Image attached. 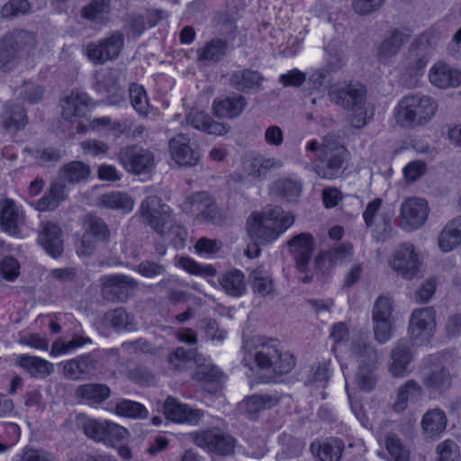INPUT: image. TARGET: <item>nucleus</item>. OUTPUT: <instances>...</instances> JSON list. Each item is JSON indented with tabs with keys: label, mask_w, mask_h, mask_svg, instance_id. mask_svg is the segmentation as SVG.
Segmentation results:
<instances>
[{
	"label": "nucleus",
	"mask_w": 461,
	"mask_h": 461,
	"mask_svg": "<svg viewBox=\"0 0 461 461\" xmlns=\"http://www.w3.org/2000/svg\"><path fill=\"white\" fill-rule=\"evenodd\" d=\"M264 79L263 75L258 70L245 68L232 72L229 84L240 93H258L261 89Z\"/></svg>",
	"instance_id": "obj_25"
},
{
	"label": "nucleus",
	"mask_w": 461,
	"mask_h": 461,
	"mask_svg": "<svg viewBox=\"0 0 461 461\" xmlns=\"http://www.w3.org/2000/svg\"><path fill=\"white\" fill-rule=\"evenodd\" d=\"M98 364L91 354L80 355L64 363L63 374L71 380H83L97 369Z\"/></svg>",
	"instance_id": "obj_24"
},
{
	"label": "nucleus",
	"mask_w": 461,
	"mask_h": 461,
	"mask_svg": "<svg viewBox=\"0 0 461 461\" xmlns=\"http://www.w3.org/2000/svg\"><path fill=\"white\" fill-rule=\"evenodd\" d=\"M31 4L28 0H9L0 10L1 17L12 19L30 12Z\"/></svg>",
	"instance_id": "obj_53"
},
{
	"label": "nucleus",
	"mask_w": 461,
	"mask_h": 461,
	"mask_svg": "<svg viewBox=\"0 0 461 461\" xmlns=\"http://www.w3.org/2000/svg\"><path fill=\"white\" fill-rule=\"evenodd\" d=\"M375 340L384 344L393 337V303L391 298L380 295L375 302L372 312Z\"/></svg>",
	"instance_id": "obj_6"
},
{
	"label": "nucleus",
	"mask_w": 461,
	"mask_h": 461,
	"mask_svg": "<svg viewBox=\"0 0 461 461\" xmlns=\"http://www.w3.org/2000/svg\"><path fill=\"white\" fill-rule=\"evenodd\" d=\"M221 288L230 296L239 297L246 290L244 274L238 269L227 272L219 278Z\"/></svg>",
	"instance_id": "obj_41"
},
{
	"label": "nucleus",
	"mask_w": 461,
	"mask_h": 461,
	"mask_svg": "<svg viewBox=\"0 0 461 461\" xmlns=\"http://www.w3.org/2000/svg\"><path fill=\"white\" fill-rule=\"evenodd\" d=\"M428 38L420 36L409 48L407 57V72L411 76L419 75L429 61Z\"/></svg>",
	"instance_id": "obj_27"
},
{
	"label": "nucleus",
	"mask_w": 461,
	"mask_h": 461,
	"mask_svg": "<svg viewBox=\"0 0 461 461\" xmlns=\"http://www.w3.org/2000/svg\"><path fill=\"white\" fill-rule=\"evenodd\" d=\"M90 167L81 161H71L59 169V178L70 184L79 183L88 178Z\"/></svg>",
	"instance_id": "obj_42"
},
{
	"label": "nucleus",
	"mask_w": 461,
	"mask_h": 461,
	"mask_svg": "<svg viewBox=\"0 0 461 461\" xmlns=\"http://www.w3.org/2000/svg\"><path fill=\"white\" fill-rule=\"evenodd\" d=\"M109 0H92L81 11V16L89 21H95L102 14L109 12Z\"/></svg>",
	"instance_id": "obj_57"
},
{
	"label": "nucleus",
	"mask_w": 461,
	"mask_h": 461,
	"mask_svg": "<svg viewBox=\"0 0 461 461\" xmlns=\"http://www.w3.org/2000/svg\"><path fill=\"white\" fill-rule=\"evenodd\" d=\"M65 188V184L60 181L52 183L48 193L37 203V209L41 212L55 210L67 198Z\"/></svg>",
	"instance_id": "obj_39"
},
{
	"label": "nucleus",
	"mask_w": 461,
	"mask_h": 461,
	"mask_svg": "<svg viewBox=\"0 0 461 461\" xmlns=\"http://www.w3.org/2000/svg\"><path fill=\"white\" fill-rule=\"evenodd\" d=\"M107 420L100 421L95 419L86 420L82 426L85 435L95 441H105V426Z\"/></svg>",
	"instance_id": "obj_54"
},
{
	"label": "nucleus",
	"mask_w": 461,
	"mask_h": 461,
	"mask_svg": "<svg viewBox=\"0 0 461 461\" xmlns=\"http://www.w3.org/2000/svg\"><path fill=\"white\" fill-rule=\"evenodd\" d=\"M352 355L358 364V367L376 368L380 360L379 353L374 346L364 339L358 338L352 341Z\"/></svg>",
	"instance_id": "obj_32"
},
{
	"label": "nucleus",
	"mask_w": 461,
	"mask_h": 461,
	"mask_svg": "<svg viewBox=\"0 0 461 461\" xmlns=\"http://www.w3.org/2000/svg\"><path fill=\"white\" fill-rule=\"evenodd\" d=\"M132 198L125 193L112 192L106 193L99 196L97 205L113 210H122L130 212L133 207Z\"/></svg>",
	"instance_id": "obj_40"
},
{
	"label": "nucleus",
	"mask_w": 461,
	"mask_h": 461,
	"mask_svg": "<svg viewBox=\"0 0 461 461\" xmlns=\"http://www.w3.org/2000/svg\"><path fill=\"white\" fill-rule=\"evenodd\" d=\"M421 393L420 385L414 380H408L398 389L397 399L393 404L395 411L401 412L407 407L410 399L417 398Z\"/></svg>",
	"instance_id": "obj_45"
},
{
	"label": "nucleus",
	"mask_w": 461,
	"mask_h": 461,
	"mask_svg": "<svg viewBox=\"0 0 461 461\" xmlns=\"http://www.w3.org/2000/svg\"><path fill=\"white\" fill-rule=\"evenodd\" d=\"M323 157L313 164V171L323 179L333 180L344 173L348 151L336 135H327L322 143Z\"/></svg>",
	"instance_id": "obj_5"
},
{
	"label": "nucleus",
	"mask_w": 461,
	"mask_h": 461,
	"mask_svg": "<svg viewBox=\"0 0 461 461\" xmlns=\"http://www.w3.org/2000/svg\"><path fill=\"white\" fill-rule=\"evenodd\" d=\"M17 55L16 48L9 36L0 41V68L5 69Z\"/></svg>",
	"instance_id": "obj_62"
},
{
	"label": "nucleus",
	"mask_w": 461,
	"mask_h": 461,
	"mask_svg": "<svg viewBox=\"0 0 461 461\" xmlns=\"http://www.w3.org/2000/svg\"><path fill=\"white\" fill-rule=\"evenodd\" d=\"M385 447L393 461L409 460V451L395 434L389 433L385 436Z\"/></svg>",
	"instance_id": "obj_50"
},
{
	"label": "nucleus",
	"mask_w": 461,
	"mask_h": 461,
	"mask_svg": "<svg viewBox=\"0 0 461 461\" xmlns=\"http://www.w3.org/2000/svg\"><path fill=\"white\" fill-rule=\"evenodd\" d=\"M419 258L413 245L405 243L396 251L393 268L406 279H411L419 270Z\"/></svg>",
	"instance_id": "obj_20"
},
{
	"label": "nucleus",
	"mask_w": 461,
	"mask_h": 461,
	"mask_svg": "<svg viewBox=\"0 0 461 461\" xmlns=\"http://www.w3.org/2000/svg\"><path fill=\"white\" fill-rule=\"evenodd\" d=\"M93 87L110 105H117L124 100V90L119 84L116 71L113 69L96 74Z\"/></svg>",
	"instance_id": "obj_15"
},
{
	"label": "nucleus",
	"mask_w": 461,
	"mask_h": 461,
	"mask_svg": "<svg viewBox=\"0 0 461 461\" xmlns=\"http://www.w3.org/2000/svg\"><path fill=\"white\" fill-rule=\"evenodd\" d=\"M447 416L445 412L438 409L429 410L422 418L421 428L423 432L430 437L440 435L447 427Z\"/></svg>",
	"instance_id": "obj_38"
},
{
	"label": "nucleus",
	"mask_w": 461,
	"mask_h": 461,
	"mask_svg": "<svg viewBox=\"0 0 461 461\" xmlns=\"http://www.w3.org/2000/svg\"><path fill=\"white\" fill-rule=\"evenodd\" d=\"M429 207L426 200L412 197L401 205V226L403 230H412L422 226L428 217Z\"/></svg>",
	"instance_id": "obj_14"
},
{
	"label": "nucleus",
	"mask_w": 461,
	"mask_h": 461,
	"mask_svg": "<svg viewBox=\"0 0 461 461\" xmlns=\"http://www.w3.org/2000/svg\"><path fill=\"white\" fill-rule=\"evenodd\" d=\"M325 52L328 55V65L331 70H337L343 59L342 42L338 39H333L325 47Z\"/></svg>",
	"instance_id": "obj_56"
},
{
	"label": "nucleus",
	"mask_w": 461,
	"mask_h": 461,
	"mask_svg": "<svg viewBox=\"0 0 461 461\" xmlns=\"http://www.w3.org/2000/svg\"><path fill=\"white\" fill-rule=\"evenodd\" d=\"M179 265L191 275L214 276L217 273L212 266H200L197 262L189 258H181L179 259Z\"/></svg>",
	"instance_id": "obj_60"
},
{
	"label": "nucleus",
	"mask_w": 461,
	"mask_h": 461,
	"mask_svg": "<svg viewBox=\"0 0 461 461\" xmlns=\"http://www.w3.org/2000/svg\"><path fill=\"white\" fill-rule=\"evenodd\" d=\"M411 39V34L407 30L393 29L388 32L386 37L377 47V59L381 63H388L394 58L402 49V45Z\"/></svg>",
	"instance_id": "obj_19"
},
{
	"label": "nucleus",
	"mask_w": 461,
	"mask_h": 461,
	"mask_svg": "<svg viewBox=\"0 0 461 461\" xmlns=\"http://www.w3.org/2000/svg\"><path fill=\"white\" fill-rule=\"evenodd\" d=\"M115 412L120 416L132 419H145L149 414L143 404L131 400L118 402L115 405Z\"/></svg>",
	"instance_id": "obj_47"
},
{
	"label": "nucleus",
	"mask_w": 461,
	"mask_h": 461,
	"mask_svg": "<svg viewBox=\"0 0 461 461\" xmlns=\"http://www.w3.org/2000/svg\"><path fill=\"white\" fill-rule=\"evenodd\" d=\"M171 158L181 167H194L200 160L198 150L190 147V138L184 133H178L168 142Z\"/></svg>",
	"instance_id": "obj_16"
},
{
	"label": "nucleus",
	"mask_w": 461,
	"mask_h": 461,
	"mask_svg": "<svg viewBox=\"0 0 461 461\" xmlns=\"http://www.w3.org/2000/svg\"><path fill=\"white\" fill-rule=\"evenodd\" d=\"M165 417L178 423L197 424L203 416V411L192 409L186 404L179 402L173 397H167L164 406Z\"/></svg>",
	"instance_id": "obj_21"
},
{
	"label": "nucleus",
	"mask_w": 461,
	"mask_h": 461,
	"mask_svg": "<svg viewBox=\"0 0 461 461\" xmlns=\"http://www.w3.org/2000/svg\"><path fill=\"white\" fill-rule=\"evenodd\" d=\"M27 123L26 111L22 105L12 102L4 104L0 113V128L13 133L23 130Z\"/></svg>",
	"instance_id": "obj_26"
},
{
	"label": "nucleus",
	"mask_w": 461,
	"mask_h": 461,
	"mask_svg": "<svg viewBox=\"0 0 461 461\" xmlns=\"http://www.w3.org/2000/svg\"><path fill=\"white\" fill-rule=\"evenodd\" d=\"M124 45V35L114 32L106 39L98 42H90L86 46L87 58L95 64H104L119 57Z\"/></svg>",
	"instance_id": "obj_8"
},
{
	"label": "nucleus",
	"mask_w": 461,
	"mask_h": 461,
	"mask_svg": "<svg viewBox=\"0 0 461 461\" xmlns=\"http://www.w3.org/2000/svg\"><path fill=\"white\" fill-rule=\"evenodd\" d=\"M282 162L276 158H256L252 163L251 175L260 180L267 179L269 171L280 168Z\"/></svg>",
	"instance_id": "obj_52"
},
{
	"label": "nucleus",
	"mask_w": 461,
	"mask_h": 461,
	"mask_svg": "<svg viewBox=\"0 0 461 461\" xmlns=\"http://www.w3.org/2000/svg\"><path fill=\"white\" fill-rule=\"evenodd\" d=\"M8 36L15 46L17 53L27 49H32L36 45L34 35L27 31H16Z\"/></svg>",
	"instance_id": "obj_59"
},
{
	"label": "nucleus",
	"mask_w": 461,
	"mask_h": 461,
	"mask_svg": "<svg viewBox=\"0 0 461 461\" xmlns=\"http://www.w3.org/2000/svg\"><path fill=\"white\" fill-rule=\"evenodd\" d=\"M85 232L105 245L109 242L111 232L105 221L96 215L87 214L85 220Z\"/></svg>",
	"instance_id": "obj_43"
},
{
	"label": "nucleus",
	"mask_w": 461,
	"mask_h": 461,
	"mask_svg": "<svg viewBox=\"0 0 461 461\" xmlns=\"http://www.w3.org/2000/svg\"><path fill=\"white\" fill-rule=\"evenodd\" d=\"M422 383L428 390L442 393L452 384V376L447 368L440 364H432L425 367Z\"/></svg>",
	"instance_id": "obj_28"
},
{
	"label": "nucleus",
	"mask_w": 461,
	"mask_h": 461,
	"mask_svg": "<svg viewBox=\"0 0 461 461\" xmlns=\"http://www.w3.org/2000/svg\"><path fill=\"white\" fill-rule=\"evenodd\" d=\"M75 395L90 404H101L111 396V389L105 384H85L77 387Z\"/></svg>",
	"instance_id": "obj_34"
},
{
	"label": "nucleus",
	"mask_w": 461,
	"mask_h": 461,
	"mask_svg": "<svg viewBox=\"0 0 461 461\" xmlns=\"http://www.w3.org/2000/svg\"><path fill=\"white\" fill-rule=\"evenodd\" d=\"M123 29L129 37L139 38L145 30V19L140 14H130L124 18Z\"/></svg>",
	"instance_id": "obj_55"
},
{
	"label": "nucleus",
	"mask_w": 461,
	"mask_h": 461,
	"mask_svg": "<svg viewBox=\"0 0 461 461\" xmlns=\"http://www.w3.org/2000/svg\"><path fill=\"white\" fill-rule=\"evenodd\" d=\"M185 120L187 125L207 134L222 136L230 131L228 123L216 122L210 114L196 108L190 109Z\"/></svg>",
	"instance_id": "obj_17"
},
{
	"label": "nucleus",
	"mask_w": 461,
	"mask_h": 461,
	"mask_svg": "<svg viewBox=\"0 0 461 461\" xmlns=\"http://www.w3.org/2000/svg\"><path fill=\"white\" fill-rule=\"evenodd\" d=\"M294 222L293 213L284 214V210L279 206L267 207L249 218L247 230L252 241L265 245L276 240Z\"/></svg>",
	"instance_id": "obj_2"
},
{
	"label": "nucleus",
	"mask_w": 461,
	"mask_h": 461,
	"mask_svg": "<svg viewBox=\"0 0 461 461\" xmlns=\"http://www.w3.org/2000/svg\"><path fill=\"white\" fill-rule=\"evenodd\" d=\"M38 241L50 257L57 258L61 256L63 252L62 230L56 223L42 222Z\"/></svg>",
	"instance_id": "obj_22"
},
{
	"label": "nucleus",
	"mask_w": 461,
	"mask_h": 461,
	"mask_svg": "<svg viewBox=\"0 0 461 461\" xmlns=\"http://www.w3.org/2000/svg\"><path fill=\"white\" fill-rule=\"evenodd\" d=\"M391 221L390 213L384 212L381 214V222L376 224L373 230V237L377 241H386L393 237V228Z\"/></svg>",
	"instance_id": "obj_58"
},
{
	"label": "nucleus",
	"mask_w": 461,
	"mask_h": 461,
	"mask_svg": "<svg viewBox=\"0 0 461 461\" xmlns=\"http://www.w3.org/2000/svg\"><path fill=\"white\" fill-rule=\"evenodd\" d=\"M232 50V46L230 45L227 40L218 37L213 38L196 50L197 60L200 62L218 63L225 59Z\"/></svg>",
	"instance_id": "obj_29"
},
{
	"label": "nucleus",
	"mask_w": 461,
	"mask_h": 461,
	"mask_svg": "<svg viewBox=\"0 0 461 461\" xmlns=\"http://www.w3.org/2000/svg\"><path fill=\"white\" fill-rule=\"evenodd\" d=\"M247 104L248 100L244 95L233 94L222 99H214L212 110L214 116L219 119H235L243 113Z\"/></svg>",
	"instance_id": "obj_23"
},
{
	"label": "nucleus",
	"mask_w": 461,
	"mask_h": 461,
	"mask_svg": "<svg viewBox=\"0 0 461 461\" xmlns=\"http://www.w3.org/2000/svg\"><path fill=\"white\" fill-rule=\"evenodd\" d=\"M329 96L332 103L350 112L348 120L354 128L365 127L373 118L374 113L367 107L366 89L359 83L333 86Z\"/></svg>",
	"instance_id": "obj_1"
},
{
	"label": "nucleus",
	"mask_w": 461,
	"mask_h": 461,
	"mask_svg": "<svg viewBox=\"0 0 461 461\" xmlns=\"http://www.w3.org/2000/svg\"><path fill=\"white\" fill-rule=\"evenodd\" d=\"M140 215L149 225L164 237L166 240L183 243L187 237V232L181 225L171 224V210L169 206L162 203L161 199L157 195L148 196L141 203Z\"/></svg>",
	"instance_id": "obj_3"
},
{
	"label": "nucleus",
	"mask_w": 461,
	"mask_h": 461,
	"mask_svg": "<svg viewBox=\"0 0 461 461\" xmlns=\"http://www.w3.org/2000/svg\"><path fill=\"white\" fill-rule=\"evenodd\" d=\"M429 80L438 88L456 87L461 85V72L439 62L430 68Z\"/></svg>",
	"instance_id": "obj_31"
},
{
	"label": "nucleus",
	"mask_w": 461,
	"mask_h": 461,
	"mask_svg": "<svg viewBox=\"0 0 461 461\" xmlns=\"http://www.w3.org/2000/svg\"><path fill=\"white\" fill-rule=\"evenodd\" d=\"M195 353L196 350L194 348L186 350L180 347L168 355L167 361L174 370H181L187 360L195 357Z\"/></svg>",
	"instance_id": "obj_61"
},
{
	"label": "nucleus",
	"mask_w": 461,
	"mask_h": 461,
	"mask_svg": "<svg viewBox=\"0 0 461 461\" xmlns=\"http://www.w3.org/2000/svg\"><path fill=\"white\" fill-rule=\"evenodd\" d=\"M118 159L127 171L135 175L149 172L154 166L152 152L136 145L121 149Z\"/></svg>",
	"instance_id": "obj_9"
},
{
	"label": "nucleus",
	"mask_w": 461,
	"mask_h": 461,
	"mask_svg": "<svg viewBox=\"0 0 461 461\" xmlns=\"http://www.w3.org/2000/svg\"><path fill=\"white\" fill-rule=\"evenodd\" d=\"M438 247L443 252L451 251L461 244V216L450 221L441 230L438 239Z\"/></svg>",
	"instance_id": "obj_37"
},
{
	"label": "nucleus",
	"mask_w": 461,
	"mask_h": 461,
	"mask_svg": "<svg viewBox=\"0 0 461 461\" xmlns=\"http://www.w3.org/2000/svg\"><path fill=\"white\" fill-rule=\"evenodd\" d=\"M345 448V444L339 438H327L324 440H316L310 446L312 455L319 461H340Z\"/></svg>",
	"instance_id": "obj_30"
},
{
	"label": "nucleus",
	"mask_w": 461,
	"mask_h": 461,
	"mask_svg": "<svg viewBox=\"0 0 461 461\" xmlns=\"http://www.w3.org/2000/svg\"><path fill=\"white\" fill-rule=\"evenodd\" d=\"M17 364L36 378H46L54 371L52 363L34 356L22 355L17 358Z\"/></svg>",
	"instance_id": "obj_36"
},
{
	"label": "nucleus",
	"mask_w": 461,
	"mask_h": 461,
	"mask_svg": "<svg viewBox=\"0 0 461 461\" xmlns=\"http://www.w3.org/2000/svg\"><path fill=\"white\" fill-rule=\"evenodd\" d=\"M435 310L433 307L416 309L410 320L409 331L416 343L423 344L429 341L436 328Z\"/></svg>",
	"instance_id": "obj_11"
},
{
	"label": "nucleus",
	"mask_w": 461,
	"mask_h": 461,
	"mask_svg": "<svg viewBox=\"0 0 461 461\" xmlns=\"http://www.w3.org/2000/svg\"><path fill=\"white\" fill-rule=\"evenodd\" d=\"M271 191L287 201L296 199L302 191V186L296 181L290 178L279 179L274 182Z\"/></svg>",
	"instance_id": "obj_46"
},
{
	"label": "nucleus",
	"mask_w": 461,
	"mask_h": 461,
	"mask_svg": "<svg viewBox=\"0 0 461 461\" xmlns=\"http://www.w3.org/2000/svg\"><path fill=\"white\" fill-rule=\"evenodd\" d=\"M294 366L295 360L291 354H282L277 350V357L276 358H274L270 370H272L275 374L284 375L289 373Z\"/></svg>",
	"instance_id": "obj_63"
},
{
	"label": "nucleus",
	"mask_w": 461,
	"mask_h": 461,
	"mask_svg": "<svg viewBox=\"0 0 461 461\" xmlns=\"http://www.w3.org/2000/svg\"><path fill=\"white\" fill-rule=\"evenodd\" d=\"M437 102L421 93L404 95L395 108V119L403 128L426 125L436 114Z\"/></svg>",
	"instance_id": "obj_4"
},
{
	"label": "nucleus",
	"mask_w": 461,
	"mask_h": 461,
	"mask_svg": "<svg viewBox=\"0 0 461 461\" xmlns=\"http://www.w3.org/2000/svg\"><path fill=\"white\" fill-rule=\"evenodd\" d=\"M194 442L202 448L219 456H230L234 453L235 439L220 430H203L195 433Z\"/></svg>",
	"instance_id": "obj_12"
},
{
	"label": "nucleus",
	"mask_w": 461,
	"mask_h": 461,
	"mask_svg": "<svg viewBox=\"0 0 461 461\" xmlns=\"http://www.w3.org/2000/svg\"><path fill=\"white\" fill-rule=\"evenodd\" d=\"M248 356L245 357L244 362L254 359V362L260 369L270 370L274 358L277 357L276 346L270 343L264 337L255 336L248 339L243 346Z\"/></svg>",
	"instance_id": "obj_10"
},
{
	"label": "nucleus",
	"mask_w": 461,
	"mask_h": 461,
	"mask_svg": "<svg viewBox=\"0 0 461 461\" xmlns=\"http://www.w3.org/2000/svg\"><path fill=\"white\" fill-rule=\"evenodd\" d=\"M222 378V373L213 365H198L194 379L204 384H219Z\"/></svg>",
	"instance_id": "obj_51"
},
{
	"label": "nucleus",
	"mask_w": 461,
	"mask_h": 461,
	"mask_svg": "<svg viewBox=\"0 0 461 461\" xmlns=\"http://www.w3.org/2000/svg\"><path fill=\"white\" fill-rule=\"evenodd\" d=\"M129 95L132 107L140 115H147L149 111V101L144 87L132 83L129 88Z\"/></svg>",
	"instance_id": "obj_49"
},
{
	"label": "nucleus",
	"mask_w": 461,
	"mask_h": 461,
	"mask_svg": "<svg viewBox=\"0 0 461 461\" xmlns=\"http://www.w3.org/2000/svg\"><path fill=\"white\" fill-rule=\"evenodd\" d=\"M249 282L254 293L262 296L270 294L274 291V285L271 277L263 268L254 269L249 276Z\"/></svg>",
	"instance_id": "obj_44"
},
{
	"label": "nucleus",
	"mask_w": 461,
	"mask_h": 461,
	"mask_svg": "<svg viewBox=\"0 0 461 461\" xmlns=\"http://www.w3.org/2000/svg\"><path fill=\"white\" fill-rule=\"evenodd\" d=\"M101 295L112 303H125L130 297V290L138 287V282L125 275L104 276L100 279Z\"/></svg>",
	"instance_id": "obj_7"
},
{
	"label": "nucleus",
	"mask_w": 461,
	"mask_h": 461,
	"mask_svg": "<svg viewBox=\"0 0 461 461\" xmlns=\"http://www.w3.org/2000/svg\"><path fill=\"white\" fill-rule=\"evenodd\" d=\"M21 213L14 200L6 198L0 201V226L11 235L19 232L18 224Z\"/></svg>",
	"instance_id": "obj_35"
},
{
	"label": "nucleus",
	"mask_w": 461,
	"mask_h": 461,
	"mask_svg": "<svg viewBox=\"0 0 461 461\" xmlns=\"http://www.w3.org/2000/svg\"><path fill=\"white\" fill-rule=\"evenodd\" d=\"M90 98L85 93L71 92L62 103V117L67 121L82 117L86 113Z\"/></svg>",
	"instance_id": "obj_33"
},
{
	"label": "nucleus",
	"mask_w": 461,
	"mask_h": 461,
	"mask_svg": "<svg viewBox=\"0 0 461 461\" xmlns=\"http://www.w3.org/2000/svg\"><path fill=\"white\" fill-rule=\"evenodd\" d=\"M413 359V352L410 341L401 339L397 341L390 352L388 368L395 377L405 376L410 372V365Z\"/></svg>",
	"instance_id": "obj_18"
},
{
	"label": "nucleus",
	"mask_w": 461,
	"mask_h": 461,
	"mask_svg": "<svg viewBox=\"0 0 461 461\" xmlns=\"http://www.w3.org/2000/svg\"><path fill=\"white\" fill-rule=\"evenodd\" d=\"M458 447L452 440H445L437 447L438 461H457Z\"/></svg>",
	"instance_id": "obj_64"
},
{
	"label": "nucleus",
	"mask_w": 461,
	"mask_h": 461,
	"mask_svg": "<svg viewBox=\"0 0 461 461\" xmlns=\"http://www.w3.org/2000/svg\"><path fill=\"white\" fill-rule=\"evenodd\" d=\"M286 246L293 256L298 271L306 273L314 251V238L312 235L309 232L297 234L287 241Z\"/></svg>",
	"instance_id": "obj_13"
},
{
	"label": "nucleus",
	"mask_w": 461,
	"mask_h": 461,
	"mask_svg": "<svg viewBox=\"0 0 461 461\" xmlns=\"http://www.w3.org/2000/svg\"><path fill=\"white\" fill-rule=\"evenodd\" d=\"M238 12L229 10L215 16V28L217 32L225 36H231L237 29Z\"/></svg>",
	"instance_id": "obj_48"
}]
</instances>
